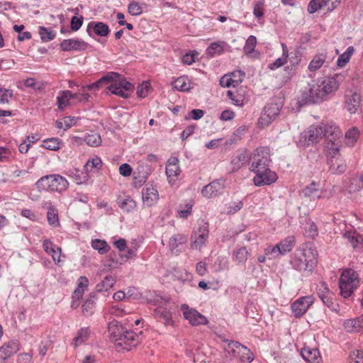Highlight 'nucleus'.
Masks as SVG:
<instances>
[{"mask_svg": "<svg viewBox=\"0 0 363 363\" xmlns=\"http://www.w3.org/2000/svg\"><path fill=\"white\" fill-rule=\"evenodd\" d=\"M108 333L111 340L116 342V346L123 347L126 350L136 347L144 337L142 330L137 333L132 330H128L116 320L108 323Z\"/></svg>", "mask_w": 363, "mask_h": 363, "instance_id": "f257e3e1", "label": "nucleus"}, {"mask_svg": "<svg viewBox=\"0 0 363 363\" xmlns=\"http://www.w3.org/2000/svg\"><path fill=\"white\" fill-rule=\"evenodd\" d=\"M98 84L100 86H106L105 93L118 96L123 99H129L134 89V85L127 81L126 78L116 72H108L99 79Z\"/></svg>", "mask_w": 363, "mask_h": 363, "instance_id": "f03ea898", "label": "nucleus"}, {"mask_svg": "<svg viewBox=\"0 0 363 363\" xmlns=\"http://www.w3.org/2000/svg\"><path fill=\"white\" fill-rule=\"evenodd\" d=\"M316 264L317 261L313 253L301 247L295 250L290 260V264L294 269L306 274L311 273Z\"/></svg>", "mask_w": 363, "mask_h": 363, "instance_id": "7ed1b4c3", "label": "nucleus"}, {"mask_svg": "<svg viewBox=\"0 0 363 363\" xmlns=\"http://www.w3.org/2000/svg\"><path fill=\"white\" fill-rule=\"evenodd\" d=\"M358 274L352 269H345L339 280V288L341 296L347 298L350 297L355 289L359 286Z\"/></svg>", "mask_w": 363, "mask_h": 363, "instance_id": "20e7f679", "label": "nucleus"}, {"mask_svg": "<svg viewBox=\"0 0 363 363\" xmlns=\"http://www.w3.org/2000/svg\"><path fill=\"white\" fill-rule=\"evenodd\" d=\"M320 125L322 132H323V137L325 138L327 140L325 148L335 150L337 152L341 146L340 141L339 140L341 135L340 128L333 122H321Z\"/></svg>", "mask_w": 363, "mask_h": 363, "instance_id": "39448f33", "label": "nucleus"}, {"mask_svg": "<svg viewBox=\"0 0 363 363\" xmlns=\"http://www.w3.org/2000/svg\"><path fill=\"white\" fill-rule=\"evenodd\" d=\"M270 148L267 146L259 147L250 157L251 162L250 169L255 174L259 171H267L269 169Z\"/></svg>", "mask_w": 363, "mask_h": 363, "instance_id": "423d86ee", "label": "nucleus"}, {"mask_svg": "<svg viewBox=\"0 0 363 363\" xmlns=\"http://www.w3.org/2000/svg\"><path fill=\"white\" fill-rule=\"evenodd\" d=\"M208 235V223L204 220H199L197 227L195 228L191 235V248L201 250L202 246L205 245Z\"/></svg>", "mask_w": 363, "mask_h": 363, "instance_id": "0eeeda50", "label": "nucleus"}, {"mask_svg": "<svg viewBox=\"0 0 363 363\" xmlns=\"http://www.w3.org/2000/svg\"><path fill=\"white\" fill-rule=\"evenodd\" d=\"M223 349L234 358H238L242 362H251L254 359L252 352L246 346L239 342H230Z\"/></svg>", "mask_w": 363, "mask_h": 363, "instance_id": "6e6552de", "label": "nucleus"}, {"mask_svg": "<svg viewBox=\"0 0 363 363\" xmlns=\"http://www.w3.org/2000/svg\"><path fill=\"white\" fill-rule=\"evenodd\" d=\"M283 105L284 99L282 98L274 97L271 99L269 102L265 105L263 109L262 116L259 120H266L264 124L267 125H269L272 121L279 114Z\"/></svg>", "mask_w": 363, "mask_h": 363, "instance_id": "1a4fd4ad", "label": "nucleus"}, {"mask_svg": "<svg viewBox=\"0 0 363 363\" xmlns=\"http://www.w3.org/2000/svg\"><path fill=\"white\" fill-rule=\"evenodd\" d=\"M328 152L327 157V164L329 166V171L333 174H340L345 172L347 166L345 161L342 159L339 152L327 150Z\"/></svg>", "mask_w": 363, "mask_h": 363, "instance_id": "9d476101", "label": "nucleus"}, {"mask_svg": "<svg viewBox=\"0 0 363 363\" xmlns=\"http://www.w3.org/2000/svg\"><path fill=\"white\" fill-rule=\"evenodd\" d=\"M317 84L310 85L302 91L298 104L300 106L308 104H319L324 101V98L321 96Z\"/></svg>", "mask_w": 363, "mask_h": 363, "instance_id": "9b49d317", "label": "nucleus"}, {"mask_svg": "<svg viewBox=\"0 0 363 363\" xmlns=\"http://www.w3.org/2000/svg\"><path fill=\"white\" fill-rule=\"evenodd\" d=\"M323 133L320 124L311 125L307 130L301 133L299 143L303 146L313 145L323 138Z\"/></svg>", "mask_w": 363, "mask_h": 363, "instance_id": "f8f14e48", "label": "nucleus"}, {"mask_svg": "<svg viewBox=\"0 0 363 363\" xmlns=\"http://www.w3.org/2000/svg\"><path fill=\"white\" fill-rule=\"evenodd\" d=\"M313 302L314 298L312 296H302L296 300L291 304V310L294 315L297 318L302 317Z\"/></svg>", "mask_w": 363, "mask_h": 363, "instance_id": "ddd939ff", "label": "nucleus"}, {"mask_svg": "<svg viewBox=\"0 0 363 363\" xmlns=\"http://www.w3.org/2000/svg\"><path fill=\"white\" fill-rule=\"evenodd\" d=\"M20 350V342L17 340H11L4 342L0 347V363H6L7 360Z\"/></svg>", "mask_w": 363, "mask_h": 363, "instance_id": "4468645a", "label": "nucleus"}, {"mask_svg": "<svg viewBox=\"0 0 363 363\" xmlns=\"http://www.w3.org/2000/svg\"><path fill=\"white\" fill-rule=\"evenodd\" d=\"M183 314L185 319L189 321V323L194 326L200 325H207L208 319L194 308H189L186 305H182Z\"/></svg>", "mask_w": 363, "mask_h": 363, "instance_id": "2eb2a0df", "label": "nucleus"}, {"mask_svg": "<svg viewBox=\"0 0 363 363\" xmlns=\"http://www.w3.org/2000/svg\"><path fill=\"white\" fill-rule=\"evenodd\" d=\"M225 187V180L215 179L203 187L201 194L206 198L216 197L223 194Z\"/></svg>", "mask_w": 363, "mask_h": 363, "instance_id": "dca6fc26", "label": "nucleus"}, {"mask_svg": "<svg viewBox=\"0 0 363 363\" xmlns=\"http://www.w3.org/2000/svg\"><path fill=\"white\" fill-rule=\"evenodd\" d=\"M319 88V92L327 100L330 94L334 93L339 87V84L336 78L332 77H325L320 84H317Z\"/></svg>", "mask_w": 363, "mask_h": 363, "instance_id": "f3484780", "label": "nucleus"}, {"mask_svg": "<svg viewBox=\"0 0 363 363\" xmlns=\"http://www.w3.org/2000/svg\"><path fill=\"white\" fill-rule=\"evenodd\" d=\"M111 32L108 24L101 21H91L86 27L87 34L94 38V35L99 37H107Z\"/></svg>", "mask_w": 363, "mask_h": 363, "instance_id": "a211bd4d", "label": "nucleus"}, {"mask_svg": "<svg viewBox=\"0 0 363 363\" xmlns=\"http://www.w3.org/2000/svg\"><path fill=\"white\" fill-rule=\"evenodd\" d=\"M89 47V45L81 39H65L60 44L62 51H84Z\"/></svg>", "mask_w": 363, "mask_h": 363, "instance_id": "6ab92c4d", "label": "nucleus"}, {"mask_svg": "<svg viewBox=\"0 0 363 363\" xmlns=\"http://www.w3.org/2000/svg\"><path fill=\"white\" fill-rule=\"evenodd\" d=\"M278 179L277 174L268 169L267 171H259L255 173L253 182L256 186L270 185L274 183Z\"/></svg>", "mask_w": 363, "mask_h": 363, "instance_id": "aec40b11", "label": "nucleus"}, {"mask_svg": "<svg viewBox=\"0 0 363 363\" xmlns=\"http://www.w3.org/2000/svg\"><path fill=\"white\" fill-rule=\"evenodd\" d=\"M142 196L143 202L147 206H153L159 199L158 191L152 185L143 188Z\"/></svg>", "mask_w": 363, "mask_h": 363, "instance_id": "412c9836", "label": "nucleus"}, {"mask_svg": "<svg viewBox=\"0 0 363 363\" xmlns=\"http://www.w3.org/2000/svg\"><path fill=\"white\" fill-rule=\"evenodd\" d=\"M51 191L62 192L65 191L69 185L65 177L60 174H50Z\"/></svg>", "mask_w": 363, "mask_h": 363, "instance_id": "4be33fe9", "label": "nucleus"}, {"mask_svg": "<svg viewBox=\"0 0 363 363\" xmlns=\"http://www.w3.org/2000/svg\"><path fill=\"white\" fill-rule=\"evenodd\" d=\"M154 315L165 326L173 324L172 313L167 308L158 307L154 311Z\"/></svg>", "mask_w": 363, "mask_h": 363, "instance_id": "5701e85b", "label": "nucleus"}, {"mask_svg": "<svg viewBox=\"0 0 363 363\" xmlns=\"http://www.w3.org/2000/svg\"><path fill=\"white\" fill-rule=\"evenodd\" d=\"M319 186L320 184L318 182L313 181L301 190V194L304 197H308L311 199H320L321 196Z\"/></svg>", "mask_w": 363, "mask_h": 363, "instance_id": "b1692460", "label": "nucleus"}, {"mask_svg": "<svg viewBox=\"0 0 363 363\" xmlns=\"http://www.w3.org/2000/svg\"><path fill=\"white\" fill-rule=\"evenodd\" d=\"M288 57L290 65L286 66L285 67V70H289V74L292 75L296 72L299 67L302 58V53L300 50H296L294 52H291Z\"/></svg>", "mask_w": 363, "mask_h": 363, "instance_id": "393cba45", "label": "nucleus"}, {"mask_svg": "<svg viewBox=\"0 0 363 363\" xmlns=\"http://www.w3.org/2000/svg\"><path fill=\"white\" fill-rule=\"evenodd\" d=\"M301 355L305 361L312 363H318L320 359L319 350L309 347H303L301 350Z\"/></svg>", "mask_w": 363, "mask_h": 363, "instance_id": "a878e982", "label": "nucleus"}, {"mask_svg": "<svg viewBox=\"0 0 363 363\" xmlns=\"http://www.w3.org/2000/svg\"><path fill=\"white\" fill-rule=\"evenodd\" d=\"M344 327L350 333L363 331V314L358 318L346 320Z\"/></svg>", "mask_w": 363, "mask_h": 363, "instance_id": "bb28decb", "label": "nucleus"}, {"mask_svg": "<svg viewBox=\"0 0 363 363\" xmlns=\"http://www.w3.org/2000/svg\"><path fill=\"white\" fill-rule=\"evenodd\" d=\"M43 247L44 250L49 255H50L55 262L59 263L60 262V255L56 259V255L61 253V248L55 246L50 240L46 239L43 241Z\"/></svg>", "mask_w": 363, "mask_h": 363, "instance_id": "cd10ccee", "label": "nucleus"}, {"mask_svg": "<svg viewBox=\"0 0 363 363\" xmlns=\"http://www.w3.org/2000/svg\"><path fill=\"white\" fill-rule=\"evenodd\" d=\"M361 101V96L357 92H354L350 96L346 95L345 103L347 108V110L352 113H354L357 111V108L359 106Z\"/></svg>", "mask_w": 363, "mask_h": 363, "instance_id": "c85d7f7f", "label": "nucleus"}, {"mask_svg": "<svg viewBox=\"0 0 363 363\" xmlns=\"http://www.w3.org/2000/svg\"><path fill=\"white\" fill-rule=\"evenodd\" d=\"M279 255H285L291 252L296 245V238L293 235L288 236L282 240L279 244Z\"/></svg>", "mask_w": 363, "mask_h": 363, "instance_id": "c756f323", "label": "nucleus"}, {"mask_svg": "<svg viewBox=\"0 0 363 363\" xmlns=\"http://www.w3.org/2000/svg\"><path fill=\"white\" fill-rule=\"evenodd\" d=\"M69 97H74L69 90L61 91L57 97V104L60 111H64L65 107L70 105Z\"/></svg>", "mask_w": 363, "mask_h": 363, "instance_id": "7c9ffc66", "label": "nucleus"}, {"mask_svg": "<svg viewBox=\"0 0 363 363\" xmlns=\"http://www.w3.org/2000/svg\"><path fill=\"white\" fill-rule=\"evenodd\" d=\"M250 255V252L247 250L246 247H237L233 252V259L238 264H244Z\"/></svg>", "mask_w": 363, "mask_h": 363, "instance_id": "2f4dec72", "label": "nucleus"}, {"mask_svg": "<svg viewBox=\"0 0 363 363\" xmlns=\"http://www.w3.org/2000/svg\"><path fill=\"white\" fill-rule=\"evenodd\" d=\"M96 299V293L91 292L89 294L82 305V312L85 315H90L94 313L95 307V300Z\"/></svg>", "mask_w": 363, "mask_h": 363, "instance_id": "473e14b6", "label": "nucleus"}, {"mask_svg": "<svg viewBox=\"0 0 363 363\" xmlns=\"http://www.w3.org/2000/svg\"><path fill=\"white\" fill-rule=\"evenodd\" d=\"M320 300L332 311L337 313L340 310V306L336 301L335 295L333 293L327 294Z\"/></svg>", "mask_w": 363, "mask_h": 363, "instance_id": "72a5a7b5", "label": "nucleus"}, {"mask_svg": "<svg viewBox=\"0 0 363 363\" xmlns=\"http://www.w3.org/2000/svg\"><path fill=\"white\" fill-rule=\"evenodd\" d=\"M327 57V53L326 52H321L316 54L313 60L311 61V62L308 65V69L311 72H315L320 69L323 63L325 62Z\"/></svg>", "mask_w": 363, "mask_h": 363, "instance_id": "f704fd0d", "label": "nucleus"}, {"mask_svg": "<svg viewBox=\"0 0 363 363\" xmlns=\"http://www.w3.org/2000/svg\"><path fill=\"white\" fill-rule=\"evenodd\" d=\"M242 89H238L235 91L228 90L227 91V96L233 101V104L238 106H242L244 105L245 95Z\"/></svg>", "mask_w": 363, "mask_h": 363, "instance_id": "c9c22d12", "label": "nucleus"}, {"mask_svg": "<svg viewBox=\"0 0 363 363\" xmlns=\"http://www.w3.org/2000/svg\"><path fill=\"white\" fill-rule=\"evenodd\" d=\"M249 155L247 152H243L238 154L236 157H233L231 160L233 165V171H237L241 168L247 162L250 160Z\"/></svg>", "mask_w": 363, "mask_h": 363, "instance_id": "e433bc0d", "label": "nucleus"}, {"mask_svg": "<svg viewBox=\"0 0 363 363\" xmlns=\"http://www.w3.org/2000/svg\"><path fill=\"white\" fill-rule=\"evenodd\" d=\"M116 279L112 275H107L104 279L96 286V290L98 292L107 291L116 284Z\"/></svg>", "mask_w": 363, "mask_h": 363, "instance_id": "4c0bfd02", "label": "nucleus"}, {"mask_svg": "<svg viewBox=\"0 0 363 363\" xmlns=\"http://www.w3.org/2000/svg\"><path fill=\"white\" fill-rule=\"evenodd\" d=\"M116 203L121 209L127 212H130L133 211L136 207V203L135 201L133 199H131L130 196H127L123 199L118 198L116 200Z\"/></svg>", "mask_w": 363, "mask_h": 363, "instance_id": "58836bf2", "label": "nucleus"}, {"mask_svg": "<svg viewBox=\"0 0 363 363\" xmlns=\"http://www.w3.org/2000/svg\"><path fill=\"white\" fill-rule=\"evenodd\" d=\"M345 137L347 145L353 147L359 138V131L357 128L353 127L345 133Z\"/></svg>", "mask_w": 363, "mask_h": 363, "instance_id": "ea45409f", "label": "nucleus"}, {"mask_svg": "<svg viewBox=\"0 0 363 363\" xmlns=\"http://www.w3.org/2000/svg\"><path fill=\"white\" fill-rule=\"evenodd\" d=\"M48 208L47 219L48 223L52 226L59 225L58 210L51 203H49Z\"/></svg>", "mask_w": 363, "mask_h": 363, "instance_id": "a19ab883", "label": "nucleus"}, {"mask_svg": "<svg viewBox=\"0 0 363 363\" xmlns=\"http://www.w3.org/2000/svg\"><path fill=\"white\" fill-rule=\"evenodd\" d=\"M89 336V328H82L78 330L76 337L73 339L72 344L74 347H77L79 345L84 343L86 341Z\"/></svg>", "mask_w": 363, "mask_h": 363, "instance_id": "79ce46f5", "label": "nucleus"}, {"mask_svg": "<svg viewBox=\"0 0 363 363\" xmlns=\"http://www.w3.org/2000/svg\"><path fill=\"white\" fill-rule=\"evenodd\" d=\"M354 52V48L353 46H349L347 50L340 55L337 61V65L339 67H343L346 65V64L350 61L351 56Z\"/></svg>", "mask_w": 363, "mask_h": 363, "instance_id": "37998d69", "label": "nucleus"}, {"mask_svg": "<svg viewBox=\"0 0 363 363\" xmlns=\"http://www.w3.org/2000/svg\"><path fill=\"white\" fill-rule=\"evenodd\" d=\"M223 42H214L206 49V54L211 57H213L216 55H220L223 52Z\"/></svg>", "mask_w": 363, "mask_h": 363, "instance_id": "c03bdc74", "label": "nucleus"}, {"mask_svg": "<svg viewBox=\"0 0 363 363\" xmlns=\"http://www.w3.org/2000/svg\"><path fill=\"white\" fill-rule=\"evenodd\" d=\"M186 242V238L181 234H177L169 238V247L172 252L177 251V248Z\"/></svg>", "mask_w": 363, "mask_h": 363, "instance_id": "a18cd8bd", "label": "nucleus"}, {"mask_svg": "<svg viewBox=\"0 0 363 363\" xmlns=\"http://www.w3.org/2000/svg\"><path fill=\"white\" fill-rule=\"evenodd\" d=\"M91 247L98 251L101 255H104L110 250L108 243L103 240L95 239L91 241Z\"/></svg>", "mask_w": 363, "mask_h": 363, "instance_id": "49530a36", "label": "nucleus"}, {"mask_svg": "<svg viewBox=\"0 0 363 363\" xmlns=\"http://www.w3.org/2000/svg\"><path fill=\"white\" fill-rule=\"evenodd\" d=\"M52 179L51 175L43 176L40 178L35 183V186L38 191H51V183L50 179Z\"/></svg>", "mask_w": 363, "mask_h": 363, "instance_id": "de8ad7c7", "label": "nucleus"}, {"mask_svg": "<svg viewBox=\"0 0 363 363\" xmlns=\"http://www.w3.org/2000/svg\"><path fill=\"white\" fill-rule=\"evenodd\" d=\"M84 141L88 145L91 147H98L101 143L100 135L92 131L85 135Z\"/></svg>", "mask_w": 363, "mask_h": 363, "instance_id": "09e8293b", "label": "nucleus"}, {"mask_svg": "<svg viewBox=\"0 0 363 363\" xmlns=\"http://www.w3.org/2000/svg\"><path fill=\"white\" fill-rule=\"evenodd\" d=\"M193 205L194 202L192 200L186 201L184 208H183L182 204H180L177 211L179 216L182 218H187L192 213Z\"/></svg>", "mask_w": 363, "mask_h": 363, "instance_id": "8fccbe9b", "label": "nucleus"}, {"mask_svg": "<svg viewBox=\"0 0 363 363\" xmlns=\"http://www.w3.org/2000/svg\"><path fill=\"white\" fill-rule=\"evenodd\" d=\"M330 0H311L308 5V12L311 14L324 7Z\"/></svg>", "mask_w": 363, "mask_h": 363, "instance_id": "3c124183", "label": "nucleus"}, {"mask_svg": "<svg viewBox=\"0 0 363 363\" xmlns=\"http://www.w3.org/2000/svg\"><path fill=\"white\" fill-rule=\"evenodd\" d=\"M187 78L184 76L178 77L173 83V87L181 91H186L190 89L189 84L187 83Z\"/></svg>", "mask_w": 363, "mask_h": 363, "instance_id": "603ef678", "label": "nucleus"}, {"mask_svg": "<svg viewBox=\"0 0 363 363\" xmlns=\"http://www.w3.org/2000/svg\"><path fill=\"white\" fill-rule=\"evenodd\" d=\"M60 140L55 138H50L43 141L42 147L49 150L56 151L60 149Z\"/></svg>", "mask_w": 363, "mask_h": 363, "instance_id": "864d4df0", "label": "nucleus"}, {"mask_svg": "<svg viewBox=\"0 0 363 363\" xmlns=\"http://www.w3.org/2000/svg\"><path fill=\"white\" fill-rule=\"evenodd\" d=\"M39 34L40 38L43 42H48L55 38L56 33L55 31L51 30L50 28L44 26H40Z\"/></svg>", "mask_w": 363, "mask_h": 363, "instance_id": "5fc2aeb1", "label": "nucleus"}, {"mask_svg": "<svg viewBox=\"0 0 363 363\" xmlns=\"http://www.w3.org/2000/svg\"><path fill=\"white\" fill-rule=\"evenodd\" d=\"M101 167L102 161L99 157H95L91 160H88L86 164L84 165L86 172H91L93 168L99 170L101 169Z\"/></svg>", "mask_w": 363, "mask_h": 363, "instance_id": "6e6d98bb", "label": "nucleus"}, {"mask_svg": "<svg viewBox=\"0 0 363 363\" xmlns=\"http://www.w3.org/2000/svg\"><path fill=\"white\" fill-rule=\"evenodd\" d=\"M257 45V38L254 35H250L247 39L243 50L246 55L252 53Z\"/></svg>", "mask_w": 363, "mask_h": 363, "instance_id": "4d7b16f0", "label": "nucleus"}, {"mask_svg": "<svg viewBox=\"0 0 363 363\" xmlns=\"http://www.w3.org/2000/svg\"><path fill=\"white\" fill-rule=\"evenodd\" d=\"M128 12L133 16H139L143 13L140 4L135 1H132L128 5Z\"/></svg>", "mask_w": 363, "mask_h": 363, "instance_id": "13d9d810", "label": "nucleus"}, {"mask_svg": "<svg viewBox=\"0 0 363 363\" xmlns=\"http://www.w3.org/2000/svg\"><path fill=\"white\" fill-rule=\"evenodd\" d=\"M150 88L151 86L148 82H143L142 84H140L136 91L138 97L140 99L146 97Z\"/></svg>", "mask_w": 363, "mask_h": 363, "instance_id": "bf43d9fd", "label": "nucleus"}, {"mask_svg": "<svg viewBox=\"0 0 363 363\" xmlns=\"http://www.w3.org/2000/svg\"><path fill=\"white\" fill-rule=\"evenodd\" d=\"M13 96V90L0 88V104H9L10 99H12Z\"/></svg>", "mask_w": 363, "mask_h": 363, "instance_id": "052dcab7", "label": "nucleus"}, {"mask_svg": "<svg viewBox=\"0 0 363 363\" xmlns=\"http://www.w3.org/2000/svg\"><path fill=\"white\" fill-rule=\"evenodd\" d=\"M345 237L348 239V241L353 247H356L361 240V236L355 232H346L345 233Z\"/></svg>", "mask_w": 363, "mask_h": 363, "instance_id": "680f3d73", "label": "nucleus"}, {"mask_svg": "<svg viewBox=\"0 0 363 363\" xmlns=\"http://www.w3.org/2000/svg\"><path fill=\"white\" fill-rule=\"evenodd\" d=\"M233 78L235 85H239L244 79L245 73L242 70H235L228 74Z\"/></svg>", "mask_w": 363, "mask_h": 363, "instance_id": "e2e57ef3", "label": "nucleus"}, {"mask_svg": "<svg viewBox=\"0 0 363 363\" xmlns=\"http://www.w3.org/2000/svg\"><path fill=\"white\" fill-rule=\"evenodd\" d=\"M84 18L82 16L79 17L74 16L71 18L70 27L72 31H77L82 27L83 24Z\"/></svg>", "mask_w": 363, "mask_h": 363, "instance_id": "0e129e2a", "label": "nucleus"}, {"mask_svg": "<svg viewBox=\"0 0 363 363\" xmlns=\"http://www.w3.org/2000/svg\"><path fill=\"white\" fill-rule=\"evenodd\" d=\"M220 85L222 87H226V88H229L230 86H233V87L238 86V85L235 84L233 78L230 77L228 74H225L224 76H223L220 78Z\"/></svg>", "mask_w": 363, "mask_h": 363, "instance_id": "69168bd1", "label": "nucleus"}, {"mask_svg": "<svg viewBox=\"0 0 363 363\" xmlns=\"http://www.w3.org/2000/svg\"><path fill=\"white\" fill-rule=\"evenodd\" d=\"M329 293L333 292L329 289L327 284L325 281L320 282L317 286V294L318 297L320 298Z\"/></svg>", "mask_w": 363, "mask_h": 363, "instance_id": "338daca9", "label": "nucleus"}, {"mask_svg": "<svg viewBox=\"0 0 363 363\" xmlns=\"http://www.w3.org/2000/svg\"><path fill=\"white\" fill-rule=\"evenodd\" d=\"M263 8H264V1L259 0L256 2V4L254 6L253 9V14L257 17V18H260L264 16L263 12Z\"/></svg>", "mask_w": 363, "mask_h": 363, "instance_id": "774afa93", "label": "nucleus"}]
</instances>
